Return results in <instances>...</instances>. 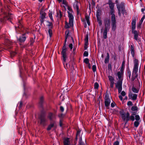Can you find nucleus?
Returning <instances> with one entry per match:
<instances>
[{
	"mask_svg": "<svg viewBox=\"0 0 145 145\" xmlns=\"http://www.w3.org/2000/svg\"><path fill=\"white\" fill-rule=\"evenodd\" d=\"M54 115L52 113H49L48 114V118L50 120H52L54 117Z\"/></svg>",
	"mask_w": 145,
	"mask_h": 145,
	"instance_id": "19",
	"label": "nucleus"
},
{
	"mask_svg": "<svg viewBox=\"0 0 145 145\" xmlns=\"http://www.w3.org/2000/svg\"><path fill=\"white\" fill-rule=\"evenodd\" d=\"M88 52L87 51H85L84 52V54H83V56H84L85 57H87L88 56Z\"/></svg>",
	"mask_w": 145,
	"mask_h": 145,
	"instance_id": "48",
	"label": "nucleus"
},
{
	"mask_svg": "<svg viewBox=\"0 0 145 145\" xmlns=\"http://www.w3.org/2000/svg\"><path fill=\"white\" fill-rule=\"evenodd\" d=\"M105 106L108 108V107L110 106V99L109 98V95L108 94H106L105 95Z\"/></svg>",
	"mask_w": 145,
	"mask_h": 145,
	"instance_id": "11",
	"label": "nucleus"
},
{
	"mask_svg": "<svg viewBox=\"0 0 145 145\" xmlns=\"http://www.w3.org/2000/svg\"><path fill=\"white\" fill-rule=\"evenodd\" d=\"M132 90L133 92L136 93H138L139 91V90L134 87H132Z\"/></svg>",
	"mask_w": 145,
	"mask_h": 145,
	"instance_id": "31",
	"label": "nucleus"
},
{
	"mask_svg": "<svg viewBox=\"0 0 145 145\" xmlns=\"http://www.w3.org/2000/svg\"><path fill=\"white\" fill-rule=\"evenodd\" d=\"M13 14H8L6 16H5L3 18H1L0 21L2 23H5L6 20H10L13 19Z\"/></svg>",
	"mask_w": 145,
	"mask_h": 145,
	"instance_id": "8",
	"label": "nucleus"
},
{
	"mask_svg": "<svg viewBox=\"0 0 145 145\" xmlns=\"http://www.w3.org/2000/svg\"><path fill=\"white\" fill-rule=\"evenodd\" d=\"M18 27L19 28H20L21 27H22V24L20 21H19L18 23Z\"/></svg>",
	"mask_w": 145,
	"mask_h": 145,
	"instance_id": "47",
	"label": "nucleus"
},
{
	"mask_svg": "<svg viewBox=\"0 0 145 145\" xmlns=\"http://www.w3.org/2000/svg\"><path fill=\"white\" fill-rule=\"evenodd\" d=\"M26 38V36L25 33L20 35L19 38L17 37V40L21 42H24Z\"/></svg>",
	"mask_w": 145,
	"mask_h": 145,
	"instance_id": "15",
	"label": "nucleus"
},
{
	"mask_svg": "<svg viewBox=\"0 0 145 145\" xmlns=\"http://www.w3.org/2000/svg\"><path fill=\"white\" fill-rule=\"evenodd\" d=\"M105 27L103 32V38L105 39L107 38V33L108 32V27L110 25V20L108 19H106L105 20Z\"/></svg>",
	"mask_w": 145,
	"mask_h": 145,
	"instance_id": "6",
	"label": "nucleus"
},
{
	"mask_svg": "<svg viewBox=\"0 0 145 145\" xmlns=\"http://www.w3.org/2000/svg\"><path fill=\"white\" fill-rule=\"evenodd\" d=\"M55 124V122H54L53 123H51L50 124L48 127H47V129L48 131H49L53 127H54V125Z\"/></svg>",
	"mask_w": 145,
	"mask_h": 145,
	"instance_id": "20",
	"label": "nucleus"
},
{
	"mask_svg": "<svg viewBox=\"0 0 145 145\" xmlns=\"http://www.w3.org/2000/svg\"><path fill=\"white\" fill-rule=\"evenodd\" d=\"M89 37L88 36V35H87L85 39V45H87Z\"/></svg>",
	"mask_w": 145,
	"mask_h": 145,
	"instance_id": "28",
	"label": "nucleus"
},
{
	"mask_svg": "<svg viewBox=\"0 0 145 145\" xmlns=\"http://www.w3.org/2000/svg\"><path fill=\"white\" fill-rule=\"evenodd\" d=\"M123 72L120 71H118L117 73L118 78L120 80H121V78L122 77Z\"/></svg>",
	"mask_w": 145,
	"mask_h": 145,
	"instance_id": "18",
	"label": "nucleus"
},
{
	"mask_svg": "<svg viewBox=\"0 0 145 145\" xmlns=\"http://www.w3.org/2000/svg\"><path fill=\"white\" fill-rule=\"evenodd\" d=\"M116 86L118 89V93H120L122 89V82H118L116 84Z\"/></svg>",
	"mask_w": 145,
	"mask_h": 145,
	"instance_id": "16",
	"label": "nucleus"
},
{
	"mask_svg": "<svg viewBox=\"0 0 145 145\" xmlns=\"http://www.w3.org/2000/svg\"><path fill=\"white\" fill-rule=\"evenodd\" d=\"M65 43L64 45H65L66 46V42L67 41V38L68 37L69 35V32L68 31H66L65 32Z\"/></svg>",
	"mask_w": 145,
	"mask_h": 145,
	"instance_id": "23",
	"label": "nucleus"
},
{
	"mask_svg": "<svg viewBox=\"0 0 145 145\" xmlns=\"http://www.w3.org/2000/svg\"><path fill=\"white\" fill-rule=\"evenodd\" d=\"M69 48H70L71 50H72L73 48V45L72 44H70L69 45Z\"/></svg>",
	"mask_w": 145,
	"mask_h": 145,
	"instance_id": "57",
	"label": "nucleus"
},
{
	"mask_svg": "<svg viewBox=\"0 0 145 145\" xmlns=\"http://www.w3.org/2000/svg\"><path fill=\"white\" fill-rule=\"evenodd\" d=\"M48 32L49 35L50 37H51L52 35V31L51 29H49Z\"/></svg>",
	"mask_w": 145,
	"mask_h": 145,
	"instance_id": "37",
	"label": "nucleus"
},
{
	"mask_svg": "<svg viewBox=\"0 0 145 145\" xmlns=\"http://www.w3.org/2000/svg\"><path fill=\"white\" fill-rule=\"evenodd\" d=\"M112 28V30L114 31L116 28V21L115 16H111Z\"/></svg>",
	"mask_w": 145,
	"mask_h": 145,
	"instance_id": "10",
	"label": "nucleus"
},
{
	"mask_svg": "<svg viewBox=\"0 0 145 145\" xmlns=\"http://www.w3.org/2000/svg\"><path fill=\"white\" fill-rule=\"evenodd\" d=\"M118 15L119 16H121V13H123L124 11H122L121 10L118 9Z\"/></svg>",
	"mask_w": 145,
	"mask_h": 145,
	"instance_id": "50",
	"label": "nucleus"
},
{
	"mask_svg": "<svg viewBox=\"0 0 145 145\" xmlns=\"http://www.w3.org/2000/svg\"><path fill=\"white\" fill-rule=\"evenodd\" d=\"M65 23H66V24H65V27L66 28H69L70 27L73 26V25L72 26H71L69 24L67 23V22H66Z\"/></svg>",
	"mask_w": 145,
	"mask_h": 145,
	"instance_id": "43",
	"label": "nucleus"
},
{
	"mask_svg": "<svg viewBox=\"0 0 145 145\" xmlns=\"http://www.w3.org/2000/svg\"><path fill=\"white\" fill-rule=\"evenodd\" d=\"M31 44H32L34 42V41L33 39H31Z\"/></svg>",
	"mask_w": 145,
	"mask_h": 145,
	"instance_id": "61",
	"label": "nucleus"
},
{
	"mask_svg": "<svg viewBox=\"0 0 145 145\" xmlns=\"http://www.w3.org/2000/svg\"><path fill=\"white\" fill-rule=\"evenodd\" d=\"M48 24L47 26L48 27L49 29H52L53 27V25L52 23L49 21H47Z\"/></svg>",
	"mask_w": 145,
	"mask_h": 145,
	"instance_id": "24",
	"label": "nucleus"
},
{
	"mask_svg": "<svg viewBox=\"0 0 145 145\" xmlns=\"http://www.w3.org/2000/svg\"><path fill=\"white\" fill-rule=\"evenodd\" d=\"M109 54L108 53H107L106 58L107 59V60H108V59H109Z\"/></svg>",
	"mask_w": 145,
	"mask_h": 145,
	"instance_id": "63",
	"label": "nucleus"
},
{
	"mask_svg": "<svg viewBox=\"0 0 145 145\" xmlns=\"http://www.w3.org/2000/svg\"><path fill=\"white\" fill-rule=\"evenodd\" d=\"M116 6L118 9H119L122 11L125 10L124 4L123 2H121L120 3L116 5Z\"/></svg>",
	"mask_w": 145,
	"mask_h": 145,
	"instance_id": "17",
	"label": "nucleus"
},
{
	"mask_svg": "<svg viewBox=\"0 0 145 145\" xmlns=\"http://www.w3.org/2000/svg\"><path fill=\"white\" fill-rule=\"evenodd\" d=\"M127 75L129 77V79H131V71L129 69L127 70Z\"/></svg>",
	"mask_w": 145,
	"mask_h": 145,
	"instance_id": "26",
	"label": "nucleus"
},
{
	"mask_svg": "<svg viewBox=\"0 0 145 145\" xmlns=\"http://www.w3.org/2000/svg\"><path fill=\"white\" fill-rule=\"evenodd\" d=\"M122 96H122L121 95H120L119 96V98H120V100L121 101H122V100H123V98Z\"/></svg>",
	"mask_w": 145,
	"mask_h": 145,
	"instance_id": "62",
	"label": "nucleus"
},
{
	"mask_svg": "<svg viewBox=\"0 0 145 145\" xmlns=\"http://www.w3.org/2000/svg\"><path fill=\"white\" fill-rule=\"evenodd\" d=\"M121 92V95L123 97L125 96L126 95V93L124 91H122Z\"/></svg>",
	"mask_w": 145,
	"mask_h": 145,
	"instance_id": "51",
	"label": "nucleus"
},
{
	"mask_svg": "<svg viewBox=\"0 0 145 145\" xmlns=\"http://www.w3.org/2000/svg\"><path fill=\"white\" fill-rule=\"evenodd\" d=\"M92 69L94 72H95L96 71V67L95 65H94L92 67Z\"/></svg>",
	"mask_w": 145,
	"mask_h": 145,
	"instance_id": "46",
	"label": "nucleus"
},
{
	"mask_svg": "<svg viewBox=\"0 0 145 145\" xmlns=\"http://www.w3.org/2000/svg\"><path fill=\"white\" fill-rule=\"evenodd\" d=\"M120 114L123 120L126 122H127L129 120L133 121L135 120L134 116L132 115L130 116V114L128 112H127L126 114H125L123 112H120Z\"/></svg>",
	"mask_w": 145,
	"mask_h": 145,
	"instance_id": "2",
	"label": "nucleus"
},
{
	"mask_svg": "<svg viewBox=\"0 0 145 145\" xmlns=\"http://www.w3.org/2000/svg\"><path fill=\"white\" fill-rule=\"evenodd\" d=\"M139 124V122L138 121H135L134 123V126L136 127H137Z\"/></svg>",
	"mask_w": 145,
	"mask_h": 145,
	"instance_id": "35",
	"label": "nucleus"
},
{
	"mask_svg": "<svg viewBox=\"0 0 145 145\" xmlns=\"http://www.w3.org/2000/svg\"><path fill=\"white\" fill-rule=\"evenodd\" d=\"M124 68V65L123 63L122 64L121 67L120 68V71H121L122 72H123Z\"/></svg>",
	"mask_w": 145,
	"mask_h": 145,
	"instance_id": "45",
	"label": "nucleus"
},
{
	"mask_svg": "<svg viewBox=\"0 0 145 145\" xmlns=\"http://www.w3.org/2000/svg\"><path fill=\"white\" fill-rule=\"evenodd\" d=\"M44 102V98L43 96H41L40 98V102L39 104L41 106L42 105V103Z\"/></svg>",
	"mask_w": 145,
	"mask_h": 145,
	"instance_id": "34",
	"label": "nucleus"
},
{
	"mask_svg": "<svg viewBox=\"0 0 145 145\" xmlns=\"http://www.w3.org/2000/svg\"><path fill=\"white\" fill-rule=\"evenodd\" d=\"M131 109L132 111H135L137 110V106H133L132 107Z\"/></svg>",
	"mask_w": 145,
	"mask_h": 145,
	"instance_id": "44",
	"label": "nucleus"
},
{
	"mask_svg": "<svg viewBox=\"0 0 145 145\" xmlns=\"http://www.w3.org/2000/svg\"><path fill=\"white\" fill-rule=\"evenodd\" d=\"M128 97L129 99L133 100H135L137 99V95L135 93H133L131 92L129 93Z\"/></svg>",
	"mask_w": 145,
	"mask_h": 145,
	"instance_id": "13",
	"label": "nucleus"
},
{
	"mask_svg": "<svg viewBox=\"0 0 145 145\" xmlns=\"http://www.w3.org/2000/svg\"><path fill=\"white\" fill-rule=\"evenodd\" d=\"M66 46L65 45H64L61 53L63 58V63L65 67V66H66L68 68V64L66 63V60L67 58L66 54Z\"/></svg>",
	"mask_w": 145,
	"mask_h": 145,
	"instance_id": "5",
	"label": "nucleus"
},
{
	"mask_svg": "<svg viewBox=\"0 0 145 145\" xmlns=\"http://www.w3.org/2000/svg\"><path fill=\"white\" fill-rule=\"evenodd\" d=\"M99 12H97L96 13V16H97V22L99 24V25L101 26L102 25V22L101 20L99 19L98 17H97V16L99 15Z\"/></svg>",
	"mask_w": 145,
	"mask_h": 145,
	"instance_id": "21",
	"label": "nucleus"
},
{
	"mask_svg": "<svg viewBox=\"0 0 145 145\" xmlns=\"http://www.w3.org/2000/svg\"><path fill=\"white\" fill-rule=\"evenodd\" d=\"M22 101H20V105L18 106V107L19 108H20L22 105Z\"/></svg>",
	"mask_w": 145,
	"mask_h": 145,
	"instance_id": "60",
	"label": "nucleus"
},
{
	"mask_svg": "<svg viewBox=\"0 0 145 145\" xmlns=\"http://www.w3.org/2000/svg\"><path fill=\"white\" fill-rule=\"evenodd\" d=\"M127 105L128 106H132L133 105L132 103L130 101H128L127 103Z\"/></svg>",
	"mask_w": 145,
	"mask_h": 145,
	"instance_id": "52",
	"label": "nucleus"
},
{
	"mask_svg": "<svg viewBox=\"0 0 145 145\" xmlns=\"http://www.w3.org/2000/svg\"><path fill=\"white\" fill-rule=\"evenodd\" d=\"M76 49L75 48H74L73 50V52H72V53L73 54V55H74L76 53Z\"/></svg>",
	"mask_w": 145,
	"mask_h": 145,
	"instance_id": "56",
	"label": "nucleus"
},
{
	"mask_svg": "<svg viewBox=\"0 0 145 145\" xmlns=\"http://www.w3.org/2000/svg\"><path fill=\"white\" fill-rule=\"evenodd\" d=\"M40 14L41 18L45 19V16L46 14V13L43 11H41L40 12Z\"/></svg>",
	"mask_w": 145,
	"mask_h": 145,
	"instance_id": "22",
	"label": "nucleus"
},
{
	"mask_svg": "<svg viewBox=\"0 0 145 145\" xmlns=\"http://www.w3.org/2000/svg\"><path fill=\"white\" fill-rule=\"evenodd\" d=\"M131 54L133 57L134 56V49L132 45H131Z\"/></svg>",
	"mask_w": 145,
	"mask_h": 145,
	"instance_id": "25",
	"label": "nucleus"
},
{
	"mask_svg": "<svg viewBox=\"0 0 145 145\" xmlns=\"http://www.w3.org/2000/svg\"><path fill=\"white\" fill-rule=\"evenodd\" d=\"M108 78L109 81H110V82H114V78L112 76H108Z\"/></svg>",
	"mask_w": 145,
	"mask_h": 145,
	"instance_id": "36",
	"label": "nucleus"
},
{
	"mask_svg": "<svg viewBox=\"0 0 145 145\" xmlns=\"http://www.w3.org/2000/svg\"><path fill=\"white\" fill-rule=\"evenodd\" d=\"M84 62L86 64H88L89 63V60L88 58H86L84 60Z\"/></svg>",
	"mask_w": 145,
	"mask_h": 145,
	"instance_id": "41",
	"label": "nucleus"
},
{
	"mask_svg": "<svg viewBox=\"0 0 145 145\" xmlns=\"http://www.w3.org/2000/svg\"><path fill=\"white\" fill-rule=\"evenodd\" d=\"M119 142L118 141H116L114 142L113 144V145H119Z\"/></svg>",
	"mask_w": 145,
	"mask_h": 145,
	"instance_id": "53",
	"label": "nucleus"
},
{
	"mask_svg": "<svg viewBox=\"0 0 145 145\" xmlns=\"http://www.w3.org/2000/svg\"><path fill=\"white\" fill-rule=\"evenodd\" d=\"M134 66L131 80L133 81L137 77L138 68V61L137 59H134L133 60Z\"/></svg>",
	"mask_w": 145,
	"mask_h": 145,
	"instance_id": "1",
	"label": "nucleus"
},
{
	"mask_svg": "<svg viewBox=\"0 0 145 145\" xmlns=\"http://www.w3.org/2000/svg\"><path fill=\"white\" fill-rule=\"evenodd\" d=\"M80 132H81L80 130H79V131H77V133H76V138L77 139L78 137H79V138L80 137H80Z\"/></svg>",
	"mask_w": 145,
	"mask_h": 145,
	"instance_id": "30",
	"label": "nucleus"
},
{
	"mask_svg": "<svg viewBox=\"0 0 145 145\" xmlns=\"http://www.w3.org/2000/svg\"><path fill=\"white\" fill-rule=\"evenodd\" d=\"M79 3L78 1H75L73 3V7L74 10H76L77 14L79 13Z\"/></svg>",
	"mask_w": 145,
	"mask_h": 145,
	"instance_id": "14",
	"label": "nucleus"
},
{
	"mask_svg": "<svg viewBox=\"0 0 145 145\" xmlns=\"http://www.w3.org/2000/svg\"><path fill=\"white\" fill-rule=\"evenodd\" d=\"M60 109L61 112H63L64 110V108L62 106L60 107Z\"/></svg>",
	"mask_w": 145,
	"mask_h": 145,
	"instance_id": "59",
	"label": "nucleus"
},
{
	"mask_svg": "<svg viewBox=\"0 0 145 145\" xmlns=\"http://www.w3.org/2000/svg\"><path fill=\"white\" fill-rule=\"evenodd\" d=\"M114 82H111L110 84V86L111 88H113L114 86Z\"/></svg>",
	"mask_w": 145,
	"mask_h": 145,
	"instance_id": "54",
	"label": "nucleus"
},
{
	"mask_svg": "<svg viewBox=\"0 0 145 145\" xmlns=\"http://www.w3.org/2000/svg\"><path fill=\"white\" fill-rule=\"evenodd\" d=\"M64 116V115L63 114H61L59 115V116L60 118H62Z\"/></svg>",
	"mask_w": 145,
	"mask_h": 145,
	"instance_id": "58",
	"label": "nucleus"
},
{
	"mask_svg": "<svg viewBox=\"0 0 145 145\" xmlns=\"http://www.w3.org/2000/svg\"><path fill=\"white\" fill-rule=\"evenodd\" d=\"M85 18L86 22L88 25H90V23L89 20V17L88 16H86L85 17Z\"/></svg>",
	"mask_w": 145,
	"mask_h": 145,
	"instance_id": "32",
	"label": "nucleus"
},
{
	"mask_svg": "<svg viewBox=\"0 0 145 145\" xmlns=\"http://www.w3.org/2000/svg\"><path fill=\"white\" fill-rule=\"evenodd\" d=\"M67 13L68 14V17L69 19V24L71 26L73 25L74 16L72 13H73L72 8L70 7H68Z\"/></svg>",
	"mask_w": 145,
	"mask_h": 145,
	"instance_id": "4",
	"label": "nucleus"
},
{
	"mask_svg": "<svg viewBox=\"0 0 145 145\" xmlns=\"http://www.w3.org/2000/svg\"><path fill=\"white\" fill-rule=\"evenodd\" d=\"M62 3L65 6L67 5V3L66 0H62Z\"/></svg>",
	"mask_w": 145,
	"mask_h": 145,
	"instance_id": "49",
	"label": "nucleus"
},
{
	"mask_svg": "<svg viewBox=\"0 0 145 145\" xmlns=\"http://www.w3.org/2000/svg\"><path fill=\"white\" fill-rule=\"evenodd\" d=\"M79 145H85L82 142V137H80L79 138Z\"/></svg>",
	"mask_w": 145,
	"mask_h": 145,
	"instance_id": "40",
	"label": "nucleus"
},
{
	"mask_svg": "<svg viewBox=\"0 0 145 145\" xmlns=\"http://www.w3.org/2000/svg\"><path fill=\"white\" fill-rule=\"evenodd\" d=\"M136 17L133 18L131 23L132 33L134 34V39L136 40H138V33L136 30H135L136 28Z\"/></svg>",
	"mask_w": 145,
	"mask_h": 145,
	"instance_id": "3",
	"label": "nucleus"
},
{
	"mask_svg": "<svg viewBox=\"0 0 145 145\" xmlns=\"http://www.w3.org/2000/svg\"><path fill=\"white\" fill-rule=\"evenodd\" d=\"M108 61H109V59H108V60H107V58H106L105 59V63H107L108 62Z\"/></svg>",
	"mask_w": 145,
	"mask_h": 145,
	"instance_id": "64",
	"label": "nucleus"
},
{
	"mask_svg": "<svg viewBox=\"0 0 145 145\" xmlns=\"http://www.w3.org/2000/svg\"><path fill=\"white\" fill-rule=\"evenodd\" d=\"M115 103H112L111 104V107L113 108L115 106Z\"/></svg>",
	"mask_w": 145,
	"mask_h": 145,
	"instance_id": "55",
	"label": "nucleus"
},
{
	"mask_svg": "<svg viewBox=\"0 0 145 145\" xmlns=\"http://www.w3.org/2000/svg\"><path fill=\"white\" fill-rule=\"evenodd\" d=\"M99 86V85L98 83L95 82L94 84V88L95 89H98Z\"/></svg>",
	"mask_w": 145,
	"mask_h": 145,
	"instance_id": "38",
	"label": "nucleus"
},
{
	"mask_svg": "<svg viewBox=\"0 0 145 145\" xmlns=\"http://www.w3.org/2000/svg\"><path fill=\"white\" fill-rule=\"evenodd\" d=\"M49 16L50 18V19L52 21H53V18L52 16V12H50L49 13Z\"/></svg>",
	"mask_w": 145,
	"mask_h": 145,
	"instance_id": "39",
	"label": "nucleus"
},
{
	"mask_svg": "<svg viewBox=\"0 0 145 145\" xmlns=\"http://www.w3.org/2000/svg\"><path fill=\"white\" fill-rule=\"evenodd\" d=\"M63 145H72V139L68 137L63 138Z\"/></svg>",
	"mask_w": 145,
	"mask_h": 145,
	"instance_id": "12",
	"label": "nucleus"
},
{
	"mask_svg": "<svg viewBox=\"0 0 145 145\" xmlns=\"http://www.w3.org/2000/svg\"><path fill=\"white\" fill-rule=\"evenodd\" d=\"M145 18V15H144L142 18H141L140 21V24H139V25L138 26V27H140V26L142 23L144 19Z\"/></svg>",
	"mask_w": 145,
	"mask_h": 145,
	"instance_id": "29",
	"label": "nucleus"
},
{
	"mask_svg": "<svg viewBox=\"0 0 145 145\" xmlns=\"http://www.w3.org/2000/svg\"><path fill=\"white\" fill-rule=\"evenodd\" d=\"M39 118L40 124L44 126L46 125L48 120L46 117L45 115L44 114H41Z\"/></svg>",
	"mask_w": 145,
	"mask_h": 145,
	"instance_id": "9",
	"label": "nucleus"
},
{
	"mask_svg": "<svg viewBox=\"0 0 145 145\" xmlns=\"http://www.w3.org/2000/svg\"><path fill=\"white\" fill-rule=\"evenodd\" d=\"M62 16L61 12V11L59 10L57 12V17L59 18H61Z\"/></svg>",
	"mask_w": 145,
	"mask_h": 145,
	"instance_id": "27",
	"label": "nucleus"
},
{
	"mask_svg": "<svg viewBox=\"0 0 145 145\" xmlns=\"http://www.w3.org/2000/svg\"><path fill=\"white\" fill-rule=\"evenodd\" d=\"M5 44L6 45H11L12 44V42H10L8 39H7L5 41Z\"/></svg>",
	"mask_w": 145,
	"mask_h": 145,
	"instance_id": "33",
	"label": "nucleus"
},
{
	"mask_svg": "<svg viewBox=\"0 0 145 145\" xmlns=\"http://www.w3.org/2000/svg\"><path fill=\"white\" fill-rule=\"evenodd\" d=\"M109 5L110 8V13L111 16H115L114 14L115 10H114V4L112 2V0H108V2L107 3Z\"/></svg>",
	"mask_w": 145,
	"mask_h": 145,
	"instance_id": "7",
	"label": "nucleus"
},
{
	"mask_svg": "<svg viewBox=\"0 0 145 145\" xmlns=\"http://www.w3.org/2000/svg\"><path fill=\"white\" fill-rule=\"evenodd\" d=\"M140 118L138 115H136L135 116V119L136 121H138L140 120Z\"/></svg>",
	"mask_w": 145,
	"mask_h": 145,
	"instance_id": "42",
	"label": "nucleus"
}]
</instances>
